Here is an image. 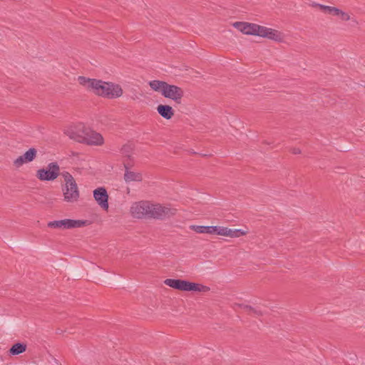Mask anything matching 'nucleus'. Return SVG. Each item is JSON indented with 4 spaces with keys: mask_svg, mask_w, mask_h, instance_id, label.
I'll return each instance as SVG.
<instances>
[{
    "mask_svg": "<svg viewBox=\"0 0 365 365\" xmlns=\"http://www.w3.org/2000/svg\"><path fill=\"white\" fill-rule=\"evenodd\" d=\"M61 174L58 164L56 162H52L48 163L46 168L38 170L36 177L41 181H53Z\"/></svg>",
    "mask_w": 365,
    "mask_h": 365,
    "instance_id": "20e7f679",
    "label": "nucleus"
},
{
    "mask_svg": "<svg viewBox=\"0 0 365 365\" xmlns=\"http://www.w3.org/2000/svg\"><path fill=\"white\" fill-rule=\"evenodd\" d=\"M93 197L97 203L105 210L108 209V195L106 190L103 187H98L93 190Z\"/></svg>",
    "mask_w": 365,
    "mask_h": 365,
    "instance_id": "9b49d317",
    "label": "nucleus"
},
{
    "mask_svg": "<svg viewBox=\"0 0 365 365\" xmlns=\"http://www.w3.org/2000/svg\"><path fill=\"white\" fill-rule=\"evenodd\" d=\"M248 233L247 230L242 229H231L222 226H213L212 235L216 234L224 237H229L231 238H237L244 236Z\"/></svg>",
    "mask_w": 365,
    "mask_h": 365,
    "instance_id": "1a4fd4ad",
    "label": "nucleus"
},
{
    "mask_svg": "<svg viewBox=\"0 0 365 365\" xmlns=\"http://www.w3.org/2000/svg\"><path fill=\"white\" fill-rule=\"evenodd\" d=\"M78 82L89 91L96 95L107 98H116L122 96L123 89L118 84L106 82L101 80L78 76Z\"/></svg>",
    "mask_w": 365,
    "mask_h": 365,
    "instance_id": "f257e3e1",
    "label": "nucleus"
},
{
    "mask_svg": "<svg viewBox=\"0 0 365 365\" xmlns=\"http://www.w3.org/2000/svg\"><path fill=\"white\" fill-rule=\"evenodd\" d=\"M89 128L83 123H78L66 130V134L71 138L79 143H83Z\"/></svg>",
    "mask_w": 365,
    "mask_h": 365,
    "instance_id": "6e6552de",
    "label": "nucleus"
},
{
    "mask_svg": "<svg viewBox=\"0 0 365 365\" xmlns=\"http://www.w3.org/2000/svg\"><path fill=\"white\" fill-rule=\"evenodd\" d=\"M61 176L65 182L62 188L64 200L68 202H76L79 198V190L73 177L67 171L62 172Z\"/></svg>",
    "mask_w": 365,
    "mask_h": 365,
    "instance_id": "f03ea898",
    "label": "nucleus"
},
{
    "mask_svg": "<svg viewBox=\"0 0 365 365\" xmlns=\"http://www.w3.org/2000/svg\"><path fill=\"white\" fill-rule=\"evenodd\" d=\"M335 16H339L343 21H349L350 19L349 14L340 10L339 9H337Z\"/></svg>",
    "mask_w": 365,
    "mask_h": 365,
    "instance_id": "b1692460",
    "label": "nucleus"
},
{
    "mask_svg": "<svg viewBox=\"0 0 365 365\" xmlns=\"http://www.w3.org/2000/svg\"><path fill=\"white\" fill-rule=\"evenodd\" d=\"M259 36L267 38L278 42L282 41L284 38L282 34L279 31L262 26L259 31Z\"/></svg>",
    "mask_w": 365,
    "mask_h": 365,
    "instance_id": "f8f14e48",
    "label": "nucleus"
},
{
    "mask_svg": "<svg viewBox=\"0 0 365 365\" xmlns=\"http://www.w3.org/2000/svg\"><path fill=\"white\" fill-rule=\"evenodd\" d=\"M125 173L123 179L125 182L130 184L133 182H141L143 180V175L140 172H135L130 170V164L124 162Z\"/></svg>",
    "mask_w": 365,
    "mask_h": 365,
    "instance_id": "ddd939ff",
    "label": "nucleus"
},
{
    "mask_svg": "<svg viewBox=\"0 0 365 365\" xmlns=\"http://www.w3.org/2000/svg\"><path fill=\"white\" fill-rule=\"evenodd\" d=\"M261 26H259V25H257L255 24L247 23V25L246 26L245 34L255 35V36H259V31L261 30Z\"/></svg>",
    "mask_w": 365,
    "mask_h": 365,
    "instance_id": "f3484780",
    "label": "nucleus"
},
{
    "mask_svg": "<svg viewBox=\"0 0 365 365\" xmlns=\"http://www.w3.org/2000/svg\"><path fill=\"white\" fill-rule=\"evenodd\" d=\"M292 153L295 155L299 154V153H301V150L299 148H294L292 149Z\"/></svg>",
    "mask_w": 365,
    "mask_h": 365,
    "instance_id": "a878e982",
    "label": "nucleus"
},
{
    "mask_svg": "<svg viewBox=\"0 0 365 365\" xmlns=\"http://www.w3.org/2000/svg\"><path fill=\"white\" fill-rule=\"evenodd\" d=\"M26 350V345L24 343H16L9 349V354L15 356L24 353Z\"/></svg>",
    "mask_w": 365,
    "mask_h": 365,
    "instance_id": "6ab92c4d",
    "label": "nucleus"
},
{
    "mask_svg": "<svg viewBox=\"0 0 365 365\" xmlns=\"http://www.w3.org/2000/svg\"><path fill=\"white\" fill-rule=\"evenodd\" d=\"M190 229L197 233L212 235L213 226L190 225Z\"/></svg>",
    "mask_w": 365,
    "mask_h": 365,
    "instance_id": "a211bd4d",
    "label": "nucleus"
},
{
    "mask_svg": "<svg viewBox=\"0 0 365 365\" xmlns=\"http://www.w3.org/2000/svg\"><path fill=\"white\" fill-rule=\"evenodd\" d=\"M176 209L168 205L150 203V212L149 217L158 220H164L175 215Z\"/></svg>",
    "mask_w": 365,
    "mask_h": 365,
    "instance_id": "423d86ee",
    "label": "nucleus"
},
{
    "mask_svg": "<svg viewBox=\"0 0 365 365\" xmlns=\"http://www.w3.org/2000/svg\"><path fill=\"white\" fill-rule=\"evenodd\" d=\"M184 95L182 89L177 86L167 83L165 90H163V96L165 98H170L175 102L180 103Z\"/></svg>",
    "mask_w": 365,
    "mask_h": 365,
    "instance_id": "9d476101",
    "label": "nucleus"
},
{
    "mask_svg": "<svg viewBox=\"0 0 365 365\" xmlns=\"http://www.w3.org/2000/svg\"><path fill=\"white\" fill-rule=\"evenodd\" d=\"M158 113L165 119L170 120L174 115L173 108L168 105H159L157 107Z\"/></svg>",
    "mask_w": 365,
    "mask_h": 365,
    "instance_id": "2eb2a0df",
    "label": "nucleus"
},
{
    "mask_svg": "<svg viewBox=\"0 0 365 365\" xmlns=\"http://www.w3.org/2000/svg\"><path fill=\"white\" fill-rule=\"evenodd\" d=\"M37 155V150L34 148H29L24 155V159L26 161V163H30L33 161Z\"/></svg>",
    "mask_w": 365,
    "mask_h": 365,
    "instance_id": "aec40b11",
    "label": "nucleus"
},
{
    "mask_svg": "<svg viewBox=\"0 0 365 365\" xmlns=\"http://www.w3.org/2000/svg\"><path fill=\"white\" fill-rule=\"evenodd\" d=\"M247 25V22H235L233 24V26L236 28L237 30L245 34L246 26Z\"/></svg>",
    "mask_w": 365,
    "mask_h": 365,
    "instance_id": "5701e85b",
    "label": "nucleus"
},
{
    "mask_svg": "<svg viewBox=\"0 0 365 365\" xmlns=\"http://www.w3.org/2000/svg\"><path fill=\"white\" fill-rule=\"evenodd\" d=\"M168 83L158 80H153L149 81L148 84L152 90L156 92L160 93L162 95L163 93V90H165V86Z\"/></svg>",
    "mask_w": 365,
    "mask_h": 365,
    "instance_id": "dca6fc26",
    "label": "nucleus"
},
{
    "mask_svg": "<svg viewBox=\"0 0 365 365\" xmlns=\"http://www.w3.org/2000/svg\"><path fill=\"white\" fill-rule=\"evenodd\" d=\"M150 212V202L148 201L136 202L130 207V213L135 218L149 217Z\"/></svg>",
    "mask_w": 365,
    "mask_h": 365,
    "instance_id": "0eeeda50",
    "label": "nucleus"
},
{
    "mask_svg": "<svg viewBox=\"0 0 365 365\" xmlns=\"http://www.w3.org/2000/svg\"><path fill=\"white\" fill-rule=\"evenodd\" d=\"M24 163H26V161L24 159V156L21 155L18 157L14 161V165L16 168H19L22 166Z\"/></svg>",
    "mask_w": 365,
    "mask_h": 365,
    "instance_id": "393cba45",
    "label": "nucleus"
},
{
    "mask_svg": "<svg viewBox=\"0 0 365 365\" xmlns=\"http://www.w3.org/2000/svg\"><path fill=\"white\" fill-rule=\"evenodd\" d=\"M319 4H318V3L313 2V3L312 4V6L318 7V5H319Z\"/></svg>",
    "mask_w": 365,
    "mask_h": 365,
    "instance_id": "bb28decb",
    "label": "nucleus"
},
{
    "mask_svg": "<svg viewBox=\"0 0 365 365\" xmlns=\"http://www.w3.org/2000/svg\"><path fill=\"white\" fill-rule=\"evenodd\" d=\"M88 220L63 219L61 220L51 221L47 226L50 228L69 230L77 227H82L88 225Z\"/></svg>",
    "mask_w": 365,
    "mask_h": 365,
    "instance_id": "39448f33",
    "label": "nucleus"
},
{
    "mask_svg": "<svg viewBox=\"0 0 365 365\" xmlns=\"http://www.w3.org/2000/svg\"><path fill=\"white\" fill-rule=\"evenodd\" d=\"M318 8L319 9H321L322 11H324V13H328V14H332L334 16H335V14L337 11V9H338V8H336V7L326 6V5H323V4H319Z\"/></svg>",
    "mask_w": 365,
    "mask_h": 365,
    "instance_id": "412c9836",
    "label": "nucleus"
},
{
    "mask_svg": "<svg viewBox=\"0 0 365 365\" xmlns=\"http://www.w3.org/2000/svg\"><path fill=\"white\" fill-rule=\"evenodd\" d=\"M125 149H126V148H125V147H124V148H123V151L124 152V150H125Z\"/></svg>",
    "mask_w": 365,
    "mask_h": 365,
    "instance_id": "cd10ccee",
    "label": "nucleus"
},
{
    "mask_svg": "<svg viewBox=\"0 0 365 365\" xmlns=\"http://www.w3.org/2000/svg\"><path fill=\"white\" fill-rule=\"evenodd\" d=\"M164 283L170 287L181 291L203 292L207 289L205 286L182 279H167Z\"/></svg>",
    "mask_w": 365,
    "mask_h": 365,
    "instance_id": "7ed1b4c3",
    "label": "nucleus"
},
{
    "mask_svg": "<svg viewBox=\"0 0 365 365\" xmlns=\"http://www.w3.org/2000/svg\"><path fill=\"white\" fill-rule=\"evenodd\" d=\"M83 143L91 145H101L104 143V139L101 134L89 128Z\"/></svg>",
    "mask_w": 365,
    "mask_h": 365,
    "instance_id": "4468645a",
    "label": "nucleus"
},
{
    "mask_svg": "<svg viewBox=\"0 0 365 365\" xmlns=\"http://www.w3.org/2000/svg\"><path fill=\"white\" fill-rule=\"evenodd\" d=\"M236 306H238L239 307L243 309L245 311L247 312L249 314L254 313L257 315H259L261 313L259 311H257L255 309L252 308V307L246 304H236Z\"/></svg>",
    "mask_w": 365,
    "mask_h": 365,
    "instance_id": "4be33fe9",
    "label": "nucleus"
}]
</instances>
